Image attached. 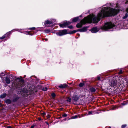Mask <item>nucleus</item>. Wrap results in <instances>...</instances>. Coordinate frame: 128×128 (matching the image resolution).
I'll use <instances>...</instances> for the list:
<instances>
[{"instance_id":"nucleus-1","label":"nucleus","mask_w":128,"mask_h":128,"mask_svg":"<svg viewBox=\"0 0 128 128\" xmlns=\"http://www.w3.org/2000/svg\"><path fill=\"white\" fill-rule=\"evenodd\" d=\"M118 12V10L115 9H113L108 7L103 8L101 12L98 14L97 17H95L93 18V21L94 23H97L100 20L101 18L114 15Z\"/></svg>"},{"instance_id":"nucleus-2","label":"nucleus","mask_w":128,"mask_h":128,"mask_svg":"<svg viewBox=\"0 0 128 128\" xmlns=\"http://www.w3.org/2000/svg\"><path fill=\"white\" fill-rule=\"evenodd\" d=\"M92 16H88L85 17L83 20H81L80 22L77 24L76 25L77 28H81L83 25L86 23H91L92 22Z\"/></svg>"},{"instance_id":"nucleus-3","label":"nucleus","mask_w":128,"mask_h":128,"mask_svg":"<svg viewBox=\"0 0 128 128\" xmlns=\"http://www.w3.org/2000/svg\"><path fill=\"white\" fill-rule=\"evenodd\" d=\"M114 25L111 22H108L106 23L104 25L101 27V29L103 30H107L113 28Z\"/></svg>"},{"instance_id":"nucleus-4","label":"nucleus","mask_w":128,"mask_h":128,"mask_svg":"<svg viewBox=\"0 0 128 128\" xmlns=\"http://www.w3.org/2000/svg\"><path fill=\"white\" fill-rule=\"evenodd\" d=\"M56 33L57 35L60 36H61L67 34L68 32L66 30L64 29L62 30H59Z\"/></svg>"},{"instance_id":"nucleus-5","label":"nucleus","mask_w":128,"mask_h":128,"mask_svg":"<svg viewBox=\"0 0 128 128\" xmlns=\"http://www.w3.org/2000/svg\"><path fill=\"white\" fill-rule=\"evenodd\" d=\"M53 23L52 20H46L44 22V24L46 26H52Z\"/></svg>"},{"instance_id":"nucleus-6","label":"nucleus","mask_w":128,"mask_h":128,"mask_svg":"<svg viewBox=\"0 0 128 128\" xmlns=\"http://www.w3.org/2000/svg\"><path fill=\"white\" fill-rule=\"evenodd\" d=\"M71 23V22H65L62 24H60L59 25L61 27L64 28L70 24Z\"/></svg>"},{"instance_id":"nucleus-7","label":"nucleus","mask_w":128,"mask_h":128,"mask_svg":"<svg viewBox=\"0 0 128 128\" xmlns=\"http://www.w3.org/2000/svg\"><path fill=\"white\" fill-rule=\"evenodd\" d=\"M118 84L117 80H112L111 81L110 86H111L114 87L117 85Z\"/></svg>"},{"instance_id":"nucleus-8","label":"nucleus","mask_w":128,"mask_h":128,"mask_svg":"<svg viewBox=\"0 0 128 128\" xmlns=\"http://www.w3.org/2000/svg\"><path fill=\"white\" fill-rule=\"evenodd\" d=\"M99 30L97 27H94L92 28L91 30V32L93 33H95L98 32Z\"/></svg>"},{"instance_id":"nucleus-9","label":"nucleus","mask_w":128,"mask_h":128,"mask_svg":"<svg viewBox=\"0 0 128 128\" xmlns=\"http://www.w3.org/2000/svg\"><path fill=\"white\" fill-rule=\"evenodd\" d=\"M67 85L66 84H61L58 87L61 88H65L66 87Z\"/></svg>"},{"instance_id":"nucleus-10","label":"nucleus","mask_w":128,"mask_h":128,"mask_svg":"<svg viewBox=\"0 0 128 128\" xmlns=\"http://www.w3.org/2000/svg\"><path fill=\"white\" fill-rule=\"evenodd\" d=\"M87 28V27H85L79 30L80 32H85L86 31Z\"/></svg>"},{"instance_id":"nucleus-11","label":"nucleus","mask_w":128,"mask_h":128,"mask_svg":"<svg viewBox=\"0 0 128 128\" xmlns=\"http://www.w3.org/2000/svg\"><path fill=\"white\" fill-rule=\"evenodd\" d=\"M78 98L76 96H74L72 97V99L74 100V101H77L78 100Z\"/></svg>"},{"instance_id":"nucleus-12","label":"nucleus","mask_w":128,"mask_h":128,"mask_svg":"<svg viewBox=\"0 0 128 128\" xmlns=\"http://www.w3.org/2000/svg\"><path fill=\"white\" fill-rule=\"evenodd\" d=\"M5 81L8 84H9L10 83V79L7 78L6 77V78Z\"/></svg>"},{"instance_id":"nucleus-13","label":"nucleus","mask_w":128,"mask_h":128,"mask_svg":"<svg viewBox=\"0 0 128 128\" xmlns=\"http://www.w3.org/2000/svg\"><path fill=\"white\" fill-rule=\"evenodd\" d=\"M8 36V34H6L4 35L2 37H0V39H3L5 38H6Z\"/></svg>"},{"instance_id":"nucleus-14","label":"nucleus","mask_w":128,"mask_h":128,"mask_svg":"<svg viewBox=\"0 0 128 128\" xmlns=\"http://www.w3.org/2000/svg\"><path fill=\"white\" fill-rule=\"evenodd\" d=\"M78 17H76L74 18L73 19L72 21L73 22H76L78 20Z\"/></svg>"},{"instance_id":"nucleus-15","label":"nucleus","mask_w":128,"mask_h":128,"mask_svg":"<svg viewBox=\"0 0 128 128\" xmlns=\"http://www.w3.org/2000/svg\"><path fill=\"white\" fill-rule=\"evenodd\" d=\"M6 94H2L0 95V97L2 98H4L6 96Z\"/></svg>"},{"instance_id":"nucleus-16","label":"nucleus","mask_w":128,"mask_h":128,"mask_svg":"<svg viewBox=\"0 0 128 128\" xmlns=\"http://www.w3.org/2000/svg\"><path fill=\"white\" fill-rule=\"evenodd\" d=\"M5 102L6 104H9L11 103L12 101L10 99H7L6 100Z\"/></svg>"},{"instance_id":"nucleus-17","label":"nucleus","mask_w":128,"mask_h":128,"mask_svg":"<svg viewBox=\"0 0 128 128\" xmlns=\"http://www.w3.org/2000/svg\"><path fill=\"white\" fill-rule=\"evenodd\" d=\"M90 91L92 92H94L96 91V89L93 88H90Z\"/></svg>"},{"instance_id":"nucleus-18","label":"nucleus","mask_w":128,"mask_h":128,"mask_svg":"<svg viewBox=\"0 0 128 128\" xmlns=\"http://www.w3.org/2000/svg\"><path fill=\"white\" fill-rule=\"evenodd\" d=\"M84 84V83H80L79 85V86L80 87H82L83 86Z\"/></svg>"},{"instance_id":"nucleus-19","label":"nucleus","mask_w":128,"mask_h":128,"mask_svg":"<svg viewBox=\"0 0 128 128\" xmlns=\"http://www.w3.org/2000/svg\"><path fill=\"white\" fill-rule=\"evenodd\" d=\"M128 16V14H126L125 16L123 17L122 18L124 19L126 18Z\"/></svg>"},{"instance_id":"nucleus-20","label":"nucleus","mask_w":128,"mask_h":128,"mask_svg":"<svg viewBox=\"0 0 128 128\" xmlns=\"http://www.w3.org/2000/svg\"><path fill=\"white\" fill-rule=\"evenodd\" d=\"M66 100L67 101L70 102L71 101V98L70 97H68Z\"/></svg>"},{"instance_id":"nucleus-21","label":"nucleus","mask_w":128,"mask_h":128,"mask_svg":"<svg viewBox=\"0 0 128 128\" xmlns=\"http://www.w3.org/2000/svg\"><path fill=\"white\" fill-rule=\"evenodd\" d=\"M44 31L46 33L48 32H50V30L48 29L45 30Z\"/></svg>"},{"instance_id":"nucleus-22","label":"nucleus","mask_w":128,"mask_h":128,"mask_svg":"<svg viewBox=\"0 0 128 128\" xmlns=\"http://www.w3.org/2000/svg\"><path fill=\"white\" fill-rule=\"evenodd\" d=\"M78 118V116L77 115L75 116L72 117V119H74L76 118Z\"/></svg>"},{"instance_id":"nucleus-23","label":"nucleus","mask_w":128,"mask_h":128,"mask_svg":"<svg viewBox=\"0 0 128 128\" xmlns=\"http://www.w3.org/2000/svg\"><path fill=\"white\" fill-rule=\"evenodd\" d=\"M51 96L53 97H54L56 96V95L54 93H53L51 94Z\"/></svg>"},{"instance_id":"nucleus-24","label":"nucleus","mask_w":128,"mask_h":128,"mask_svg":"<svg viewBox=\"0 0 128 128\" xmlns=\"http://www.w3.org/2000/svg\"><path fill=\"white\" fill-rule=\"evenodd\" d=\"M67 116V115L66 114H64L62 115V117H65Z\"/></svg>"},{"instance_id":"nucleus-25","label":"nucleus","mask_w":128,"mask_h":128,"mask_svg":"<svg viewBox=\"0 0 128 128\" xmlns=\"http://www.w3.org/2000/svg\"><path fill=\"white\" fill-rule=\"evenodd\" d=\"M126 126V124H124L122 125V128H124Z\"/></svg>"},{"instance_id":"nucleus-26","label":"nucleus","mask_w":128,"mask_h":128,"mask_svg":"<svg viewBox=\"0 0 128 128\" xmlns=\"http://www.w3.org/2000/svg\"><path fill=\"white\" fill-rule=\"evenodd\" d=\"M43 90L44 91H46L47 90V88L46 87H45L43 89Z\"/></svg>"},{"instance_id":"nucleus-27","label":"nucleus","mask_w":128,"mask_h":128,"mask_svg":"<svg viewBox=\"0 0 128 128\" xmlns=\"http://www.w3.org/2000/svg\"><path fill=\"white\" fill-rule=\"evenodd\" d=\"M122 70H120V71L119 72L118 74H122Z\"/></svg>"},{"instance_id":"nucleus-28","label":"nucleus","mask_w":128,"mask_h":128,"mask_svg":"<svg viewBox=\"0 0 128 128\" xmlns=\"http://www.w3.org/2000/svg\"><path fill=\"white\" fill-rule=\"evenodd\" d=\"M68 27L70 29H72L73 28L72 26H69Z\"/></svg>"},{"instance_id":"nucleus-29","label":"nucleus","mask_w":128,"mask_h":128,"mask_svg":"<svg viewBox=\"0 0 128 128\" xmlns=\"http://www.w3.org/2000/svg\"><path fill=\"white\" fill-rule=\"evenodd\" d=\"M35 29V28L34 27H32L30 28L29 29L30 30H34Z\"/></svg>"},{"instance_id":"nucleus-30","label":"nucleus","mask_w":128,"mask_h":128,"mask_svg":"<svg viewBox=\"0 0 128 128\" xmlns=\"http://www.w3.org/2000/svg\"><path fill=\"white\" fill-rule=\"evenodd\" d=\"M116 106H113L112 108V110H114L116 109Z\"/></svg>"},{"instance_id":"nucleus-31","label":"nucleus","mask_w":128,"mask_h":128,"mask_svg":"<svg viewBox=\"0 0 128 128\" xmlns=\"http://www.w3.org/2000/svg\"><path fill=\"white\" fill-rule=\"evenodd\" d=\"M97 79L98 80H100V76H98L97 77Z\"/></svg>"},{"instance_id":"nucleus-32","label":"nucleus","mask_w":128,"mask_h":128,"mask_svg":"<svg viewBox=\"0 0 128 128\" xmlns=\"http://www.w3.org/2000/svg\"><path fill=\"white\" fill-rule=\"evenodd\" d=\"M76 32V31L75 30H74V31H73L72 32V34H73V33H74L75 32Z\"/></svg>"},{"instance_id":"nucleus-33","label":"nucleus","mask_w":128,"mask_h":128,"mask_svg":"<svg viewBox=\"0 0 128 128\" xmlns=\"http://www.w3.org/2000/svg\"><path fill=\"white\" fill-rule=\"evenodd\" d=\"M17 100V99H15L13 100V102H15Z\"/></svg>"},{"instance_id":"nucleus-34","label":"nucleus","mask_w":128,"mask_h":128,"mask_svg":"<svg viewBox=\"0 0 128 128\" xmlns=\"http://www.w3.org/2000/svg\"><path fill=\"white\" fill-rule=\"evenodd\" d=\"M7 128H12V127L11 126H8L7 127Z\"/></svg>"},{"instance_id":"nucleus-35","label":"nucleus","mask_w":128,"mask_h":128,"mask_svg":"<svg viewBox=\"0 0 128 128\" xmlns=\"http://www.w3.org/2000/svg\"><path fill=\"white\" fill-rule=\"evenodd\" d=\"M88 114H92V112H88Z\"/></svg>"},{"instance_id":"nucleus-36","label":"nucleus","mask_w":128,"mask_h":128,"mask_svg":"<svg viewBox=\"0 0 128 128\" xmlns=\"http://www.w3.org/2000/svg\"><path fill=\"white\" fill-rule=\"evenodd\" d=\"M125 3L126 4H128V0H127L126 2Z\"/></svg>"},{"instance_id":"nucleus-37","label":"nucleus","mask_w":128,"mask_h":128,"mask_svg":"<svg viewBox=\"0 0 128 128\" xmlns=\"http://www.w3.org/2000/svg\"><path fill=\"white\" fill-rule=\"evenodd\" d=\"M34 126H31V128H34Z\"/></svg>"},{"instance_id":"nucleus-38","label":"nucleus","mask_w":128,"mask_h":128,"mask_svg":"<svg viewBox=\"0 0 128 128\" xmlns=\"http://www.w3.org/2000/svg\"><path fill=\"white\" fill-rule=\"evenodd\" d=\"M126 12H128V8L126 9Z\"/></svg>"},{"instance_id":"nucleus-39","label":"nucleus","mask_w":128,"mask_h":128,"mask_svg":"<svg viewBox=\"0 0 128 128\" xmlns=\"http://www.w3.org/2000/svg\"><path fill=\"white\" fill-rule=\"evenodd\" d=\"M38 120H41V118H39Z\"/></svg>"},{"instance_id":"nucleus-40","label":"nucleus","mask_w":128,"mask_h":128,"mask_svg":"<svg viewBox=\"0 0 128 128\" xmlns=\"http://www.w3.org/2000/svg\"><path fill=\"white\" fill-rule=\"evenodd\" d=\"M45 114H46V113H43V114H44V115H45Z\"/></svg>"},{"instance_id":"nucleus-41","label":"nucleus","mask_w":128,"mask_h":128,"mask_svg":"<svg viewBox=\"0 0 128 128\" xmlns=\"http://www.w3.org/2000/svg\"><path fill=\"white\" fill-rule=\"evenodd\" d=\"M111 128L110 127H109L108 128Z\"/></svg>"}]
</instances>
